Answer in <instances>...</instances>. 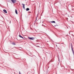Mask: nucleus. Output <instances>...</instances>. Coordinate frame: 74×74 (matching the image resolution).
<instances>
[{
	"instance_id": "obj_1",
	"label": "nucleus",
	"mask_w": 74,
	"mask_h": 74,
	"mask_svg": "<svg viewBox=\"0 0 74 74\" xmlns=\"http://www.w3.org/2000/svg\"><path fill=\"white\" fill-rule=\"evenodd\" d=\"M28 38L29 39V40H34V38H30L29 37H28Z\"/></svg>"
},
{
	"instance_id": "obj_2",
	"label": "nucleus",
	"mask_w": 74,
	"mask_h": 74,
	"mask_svg": "<svg viewBox=\"0 0 74 74\" xmlns=\"http://www.w3.org/2000/svg\"><path fill=\"white\" fill-rule=\"evenodd\" d=\"M13 3H16V0H11Z\"/></svg>"
},
{
	"instance_id": "obj_3",
	"label": "nucleus",
	"mask_w": 74,
	"mask_h": 74,
	"mask_svg": "<svg viewBox=\"0 0 74 74\" xmlns=\"http://www.w3.org/2000/svg\"><path fill=\"white\" fill-rule=\"evenodd\" d=\"M22 5L23 6V7L24 9H25V5L24 4L22 3Z\"/></svg>"
},
{
	"instance_id": "obj_4",
	"label": "nucleus",
	"mask_w": 74,
	"mask_h": 74,
	"mask_svg": "<svg viewBox=\"0 0 74 74\" xmlns=\"http://www.w3.org/2000/svg\"><path fill=\"white\" fill-rule=\"evenodd\" d=\"M3 12H5V13H7V11L6 10H3Z\"/></svg>"
},
{
	"instance_id": "obj_5",
	"label": "nucleus",
	"mask_w": 74,
	"mask_h": 74,
	"mask_svg": "<svg viewBox=\"0 0 74 74\" xmlns=\"http://www.w3.org/2000/svg\"><path fill=\"white\" fill-rule=\"evenodd\" d=\"M15 13L16 14H18V12H17V10H16V9H15Z\"/></svg>"
},
{
	"instance_id": "obj_6",
	"label": "nucleus",
	"mask_w": 74,
	"mask_h": 74,
	"mask_svg": "<svg viewBox=\"0 0 74 74\" xmlns=\"http://www.w3.org/2000/svg\"><path fill=\"white\" fill-rule=\"evenodd\" d=\"M19 37H20V38H23H23L22 36H21V35H19Z\"/></svg>"
},
{
	"instance_id": "obj_7",
	"label": "nucleus",
	"mask_w": 74,
	"mask_h": 74,
	"mask_svg": "<svg viewBox=\"0 0 74 74\" xmlns=\"http://www.w3.org/2000/svg\"><path fill=\"white\" fill-rule=\"evenodd\" d=\"M29 8H27L26 9V11H29Z\"/></svg>"
},
{
	"instance_id": "obj_8",
	"label": "nucleus",
	"mask_w": 74,
	"mask_h": 74,
	"mask_svg": "<svg viewBox=\"0 0 74 74\" xmlns=\"http://www.w3.org/2000/svg\"><path fill=\"white\" fill-rule=\"evenodd\" d=\"M51 23H55V21H51Z\"/></svg>"
},
{
	"instance_id": "obj_9",
	"label": "nucleus",
	"mask_w": 74,
	"mask_h": 74,
	"mask_svg": "<svg viewBox=\"0 0 74 74\" xmlns=\"http://www.w3.org/2000/svg\"><path fill=\"white\" fill-rule=\"evenodd\" d=\"M12 45H15V43L13 42L12 43Z\"/></svg>"
},
{
	"instance_id": "obj_10",
	"label": "nucleus",
	"mask_w": 74,
	"mask_h": 74,
	"mask_svg": "<svg viewBox=\"0 0 74 74\" xmlns=\"http://www.w3.org/2000/svg\"><path fill=\"white\" fill-rule=\"evenodd\" d=\"M10 23H11V21H10Z\"/></svg>"
},
{
	"instance_id": "obj_11",
	"label": "nucleus",
	"mask_w": 74,
	"mask_h": 74,
	"mask_svg": "<svg viewBox=\"0 0 74 74\" xmlns=\"http://www.w3.org/2000/svg\"><path fill=\"white\" fill-rule=\"evenodd\" d=\"M59 59V58H58Z\"/></svg>"
},
{
	"instance_id": "obj_12",
	"label": "nucleus",
	"mask_w": 74,
	"mask_h": 74,
	"mask_svg": "<svg viewBox=\"0 0 74 74\" xmlns=\"http://www.w3.org/2000/svg\"><path fill=\"white\" fill-rule=\"evenodd\" d=\"M54 26H55V27H56V25H54Z\"/></svg>"
},
{
	"instance_id": "obj_13",
	"label": "nucleus",
	"mask_w": 74,
	"mask_h": 74,
	"mask_svg": "<svg viewBox=\"0 0 74 74\" xmlns=\"http://www.w3.org/2000/svg\"><path fill=\"white\" fill-rule=\"evenodd\" d=\"M56 47H58V46H57V45H56Z\"/></svg>"
}]
</instances>
